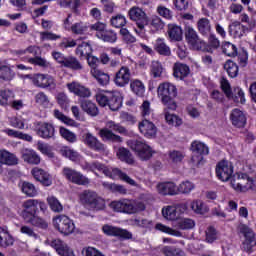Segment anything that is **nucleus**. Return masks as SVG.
<instances>
[{
	"instance_id": "nucleus-23",
	"label": "nucleus",
	"mask_w": 256,
	"mask_h": 256,
	"mask_svg": "<svg viewBox=\"0 0 256 256\" xmlns=\"http://www.w3.org/2000/svg\"><path fill=\"white\" fill-rule=\"evenodd\" d=\"M50 245L60 256H75L73 249H71L67 243L63 242L61 239L52 240Z\"/></svg>"
},
{
	"instance_id": "nucleus-60",
	"label": "nucleus",
	"mask_w": 256,
	"mask_h": 256,
	"mask_svg": "<svg viewBox=\"0 0 256 256\" xmlns=\"http://www.w3.org/2000/svg\"><path fill=\"white\" fill-rule=\"evenodd\" d=\"M229 32L234 35V37H243L244 29L243 25H241V22H233L229 25Z\"/></svg>"
},
{
	"instance_id": "nucleus-10",
	"label": "nucleus",
	"mask_w": 256,
	"mask_h": 256,
	"mask_svg": "<svg viewBox=\"0 0 256 256\" xmlns=\"http://www.w3.org/2000/svg\"><path fill=\"white\" fill-rule=\"evenodd\" d=\"M62 175L66 181H69V183H73L74 185L87 187V185H90L91 183V180L87 176L71 167H64L62 169Z\"/></svg>"
},
{
	"instance_id": "nucleus-41",
	"label": "nucleus",
	"mask_w": 256,
	"mask_h": 256,
	"mask_svg": "<svg viewBox=\"0 0 256 256\" xmlns=\"http://www.w3.org/2000/svg\"><path fill=\"white\" fill-rule=\"evenodd\" d=\"M191 149L192 153H196L198 155H209V147H207V145L201 141H193L191 143Z\"/></svg>"
},
{
	"instance_id": "nucleus-14",
	"label": "nucleus",
	"mask_w": 256,
	"mask_h": 256,
	"mask_svg": "<svg viewBox=\"0 0 256 256\" xmlns=\"http://www.w3.org/2000/svg\"><path fill=\"white\" fill-rule=\"evenodd\" d=\"M216 175L220 181H228L232 179L233 164L227 160H222L216 165Z\"/></svg>"
},
{
	"instance_id": "nucleus-50",
	"label": "nucleus",
	"mask_w": 256,
	"mask_h": 256,
	"mask_svg": "<svg viewBox=\"0 0 256 256\" xmlns=\"http://www.w3.org/2000/svg\"><path fill=\"white\" fill-rule=\"evenodd\" d=\"M224 69L232 79H235V77L239 75V66H237V64L231 60H228L224 64Z\"/></svg>"
},
{
	"instance_id": "nucleus-9",
	"label": "nucleus",
	"mask_w": 256,
	"mask_h": 256,
	"mask_svg": "<svg viewBox=\"0 0 256 256\" xmlns=\"http://www.w3.org/2000/svg\"><path fill=\"white\" fill-rule=\"evenodd\" d=\"M238 233L244 237L241 249L247 253H251V251H253V247L256 246L255 232H253V229L249 228V226L240 224L238 226Z\"/></svg>"
},
{
	"instance_id": "nucleus-54",
	"label": "nucleus",
	"mask_w": 256,
	"mask_h": 256,
	"mask_svg": "<svg viewBox=\"0 0 256 256\" xmlns=\"http://www.w3.org/2000/svg\"><path fill=\"white\" fill-rule=\"evenodd\" d=\"M26 223H30V225H33L34 227H39L40 229H47L49 227L47 221L43 220V218L37 215L26 220Z\"/></svg>"
},
{
	"instance_id": "nucleus-28",
	"label": "nucleus",
	"mask_w": 256,
	"mask_h": 256,
	"mask_svg": "<svg viewBox=\"0 0 256 256\" xmlns=\"http://www.w3.org/2000/svg\"><path fill=\"white\" fill-rule=\"evenodd\" d=\"M123 105V96L119 92H110L108 107L111 111H119Z\"/></svg>"
},
{
	"instance_id": "nucleus-57",
	"label": "nucleus",
	"mask_w": 256,
	"mask_h": 256,
	"mask_svg": "<svg viewBox=\"0 0 256 256\" xmlns=\"http://www.w3.org/2000/svg\"><path fill=\"white\" fill-rule=\"evenodd\" d=\"M35 103H37V105H40L41 107H49V105L51 104V101L49 100V96H47V94H45V92H38L35 97Z\"/></svg>"
},
{
	"instance_id": "nucleus-13",
	"label": "nucleus",
	"mask_w": 256,
	"mask_h": 256,
	"mask_svg": "<svg viewBox=\"0 0 256 256\" xmlns=\"http://www.w3.org/2000/svg\"><path fill=\"white\" fill-rule=\"evenodd\" d=\"M54 228L62 235H71L75 231V223L67 215H57L52 220Z\"/></svg>"
},
{
	"instance_id": "nucleus-35",
	"label": "nucleus",
	"mask_w": 256,
	"mask_h": 256,
	"mask_svg": "<svg viewBox=\"0 0 256 256\" xmlns=\"http://www.w3.org/2000/svg\"><path fill=\"white\" fill-rule=\"evenodd\" d=\"M197 29L201 35H211V20L208 18H200L197 21Z\"/></svg>"
},
{
	"instance_id": "nucleus-42",
	"label": "nucleus",
	"mask_w": 256,
	"mask_h": 256,
	"mask_svg": "<svg viewBox=\"0 0 256 256\" xmlns=\"http://www.w3.org/2000/svg\"><path fill=\"white\" fill-rule=\"evenodd\" d=\"M195 190V184L189 180L183 181L177 186V195H189L191 191Z\"/></svg>"
},
{
	"instance_id": "nucleus-2",
	"label": "nucleus",
	"mask_w": 256,
	"mask_h": 256,
	"mask_svg": "<svg viewBox=\"0 0 256 256\" xmlns=\"http://www.w3.org/2000/svg\"><path fill=\"white\" fill-rule=\"evenodd\" d=\"M110 207L113 211H116L117 213H126V215H135L146 209L145 202L127 198L111 202Z\"/></svg>"
},
{
	"instance_id": "nucleus-32",
	"label": "nucleus",
	"mask_w": 256,
	"mask_h": 256,
	"mask_svg": "<svg viewBox=\"0 0 256 256\" xmlns=\"http://www.w3.org/2000/svg\"><path fill=\"white\" fill-rule=\"evenodd\" d=\"M81 109L87 113V115H91V117H97L99 115V108H97V104L93 103L90 100H84L81 102Z\"/></svg>"
},
{
	"instance_id": "nucleus-1",
	"label": "nucleus",
	"mask_w": 256,
	"mask_h": 256,
	"mask_svg": "<svg viewBox=\"0 0 256 256\" xmlns=\"http://www.w3.org/2000/svg\"><path fill=\"white\" fill-rule=\"evenodd\" d=\"M157 95L166 109H170V111H175V109H177V102L175 101V98L177 97V86H175V84L171 82H163L159 84Z\"/></svg>"
},
{
	"instance_id": "nucleus-12",
	"label": "nucleus",
	"mask_w": 256,
	"mask_h": 256,
	"mask_svg": "<svg viewBox=\"0 0 256 256\" xmlns=\"http://www.w3.org/2000/svg\"><path fill=\"white\" fill-rule=\"evenodd\" d=\"M185 39L186 43H188L194 51H207V43L199 38V34H197V31H195L193 27H185Z\"/></svg>"
},
{
	"instance_id": "nucleus-53",
	"label": "nucleus",
	"mask_w": 256,
	"mask_h": 256,
	"mask_svg": "<svg viewBox=\"0 0 256 256\" xmlns=\"http://www.w3.org/2000/svg\"><path fill=\"white\" fill-rule=\"evenodd\" d=\"M190 209L197 213L198 215H203V213H207V206L201 200H194L190 203Z\"/></svg>"
},
{
	"instance_id": "nucleus-36",
	"label": "nucleus",
	"mask_w": 256,
	"mask_h": 256,
	"mask_svg": "<svg viewBox=\"0 0 256 256\" xmlns=\"http://www.w3.org/2000/svg\"><path fill=\"white\" fill-rule=\"evenodd\" d=\"M174 227L181 231H189L195 227V220L191 218H179L176 220Z\"/></svg>"
},
{
	"instance_id": "nucleus-52",
	"label": "nucleus",
	"mask_w": 256,
	"mask_h": 256,
	"mask_svg": "<svg viewBox=\"0 0 256 256\" xmlns=\"http://www.w3.org/2000/svg\"><path fill=\"white\" fill-rule=\"evenodd\" d=\"M110 23L112 27L121 29V27H125V25H127V18L123 14H118L116 16H112Z\"/></svg>"
},
{
	"instance_id": "nucleus-34",
	"label": "nucleus",
	"mask_w": 256,
	"mask_h": 256,
	"mask_svg": "<svg viewBox=\"0 0 256 256\" xmlns=\"http://www.w3.org/2000/svg\"><path fill=\"white\" fill-rule=\"evenodd\" d=\"M15 77V72H13V66L7 63L0 64V79L3 81H11Z\"/></svg>"
},
{
	"instance_id": "nucleus-44",
	"label": "nucleus",
	"mask_w": 256,
	"mask_h": 256,
	"mask_svg": "<svg viewBox=\"0 0 256 256\" xmlns=\"http://www.w3.org/2000/svg\"><path fill=\"white\" fill-rule=\"evenodd\" d=\"M162 215L167 221H177L179 219L174 205L162 208Z\"/></svg>"
},
{
	"instance_id": "nucleus-11",
	"label": "nucleus",
	"mask_w": 256,
	"mask_h": 256,
	"mask_svg": "<svg viewBox=\"0 0 256 256\" xmlns=\"http://www.w3.org/2000/svg\"><path fill=\"white\" fill-rule=\"evenodd\" d=\"M128 145L132 151H135L141 161H149V159L153 157V153H155L151 146L143 141L129 140Z\"/></svg>"
},
{
	"instance_id": "nucleus-27",
	"label": "nucleus",
	"mask_w": 256,
	"mask_h": 256,
	"mask_svg": "<svg viewBox=\"0 0 256 256\" xmlns=\"http://www.w3.org/2000/svg\"><path fill=\"white\" fill-rule=\"evenodd\" d=\"M156 189L159 195H177V184L175 182H160Z\"/></svg>"
},
{
	"instance_id": "nucleus-56",
	"label": "nucleus",
	"mask_w": 256,
	"mask_h": 256,
	"mask_svg": "<svg viewBox=\"0 0 256 256\" xmlns=\"http://www.w3.org/2000/svg\"><path fill=\"white\" fill-rule=\"evenodd\" d=\"M222 51L227 57H237V46L230 42H224L222 45Z\"/></svg>"
},
{
	"instance_id": "nucleus-61",
	"label": "nucleus",
	"mask_w": 256,
	"mask_h": 256,
	"mask_svg": "<svg viewBox=\"0 0 256 256\" xmlns=\"http://www.w3.org/2000/svg\"><path fill=\"white\" fill-rule=\"evenodd\" d=\"M140 115L144 119H149L151 115H153V109H151V102L144 101L142 105L140 106Z\"/></svg>"
},
{
	"instance_id": "nucleus-64",
	"label": "nucleus",
	"mask_w": 256,
	"mask_h": 256,
	"mask_svg": "<svg viewBox=\"0 0 256 256\" xmlns=\"http://www.w3.org/2000/svg\"><path fill=\"white\" fill-rule=\"evenodd\" d=\"M150 73L154 79L161 77V75H163V65L159 61H153L151 64Z\"/></svg>"
},
{
	"instance_id": "nucleus-24",
	"label": "nucleus",
	"mask_w": 256,
	"mask_h": 256,
	"mask_svg": "<svg viewBox=\"0 0 256 256\" xmlns=\"http://www.w3.org/2000/svg\"><path fill=\"white\" fill-rule=\"evenodd\" d=\"M230 121L234 127L241 129L247 125V116L239 108H235L230 113Z\"/></svg>"
},
{
	"instance_id": "nucleus-22",
	"label": "nucleus",
	"mask_w": 256,
	"mask_h": 256,
	"mask_svg": "<svg viewBox=\"0 0 256 256\" xmlns=\"http://www.w3.org/2000/svg\"><path fill=\"white\" fill-rule=\"evenodd\" d=\"M83 143L86 147L92 149V151L103 152L106 149L105 144L101 143V141L90 132L83 135Z\"/></svg>"
},
{
	"instance_id": "nucleus-21",
	"label": "nucleus",
	"mask_w": 256,
	"mask_h": 256,
	"mask_svg": "<svg viewBox=\"0 0 256 256\" xmlns=\"http://www.w3.org/2000/svg\"><path fill=\"white\" fill-rule=\"evenodd\" d=\"M35 131L42 139H53L55 137V127L47 122H37Z\"/></svg>"
},
{
	"instance_id": "nucleus-43",
	"label": "nucleus",
	"mask_w": 256,
	"mask_h": 256,
	"mask_svg": "<svg viewBox=\"0 0 256 256\" xmlns=\"http://www.w3.org/2000/svg\"><path fill=\"white\" fill-rule=\"evenodd\" d=\"M96 37L105 43H115L117 41V33L113 30L106 29L103 33L96 34Z\"/></svg>"
},
{
	"instance_id": "nucleus-39",
	"label": "nucleus",
	"mask_w": 256,
	"mask_h": 256,
	"mask_svg": "<svg viewBox=\"0 0 256 256\" xmlns=\"http://www.w3.org/2000/svg\"><path fill=\"white\" fill-rule=\"evenodd\" d=\"M130 89L132 93L138 97H143V95H145V84L139 79L131 80Z\"/></svg>"
},
{
	"instance_id": "nucleus-62",
	"label": "nucleus",
	"mask_w": 256,
	"mask_h": 256,
	"mask_svg": "<svg viewBox=\"0 0 256 256\" xmlns=\"http://www.w3.org/2000/svg\"><path fill=\"white\" fill-rule=\"evenodd\" d=\"M230 99H233L235 103H241L243 105L245 103V92H243V89L236 87Z\"/></svg>"
},
{
	"instance_id": "nucleus-47",
	"label": "nucleus",
	"mask_w": 256,
	"mask_h": 256,
	"mask_svg": "<svg viewBox=\"0 0 256 256\" xmlns=\"http://www.w3.org/2000/svg\"><path fill=\"white\" fill-rule=\"evenodd\" d=\"M27 61L30 63V65H35L37 67H41L42 69H49V67H51V62L47 61V59L41 56L28 58Z\"/></svg>"
},
{
	"instance_id": "nucleus-59",
	"label": "nucleus",
	"mask_w": 256,
	"mask_h": 256,
	"mask_svg": "<svg viewBox=\"0 0 256 256\" xmlns=\"http://www.w3.org/2000/svg\"><path fill=\"white\" fill-rule=\"evenodd\" d=\"M54 117L59 121H62V123H65V125H69L70 127H75V125H77V122H75V120L65 116V114L57 109L54 110Z\"/></svg>"
},
{
	"instance_id": "nucleus-3",
	"label": "nucleus",
	"mask_w": 256,
	"mask_h": 256,
	"mask_svg": "<svg viewBox=\"0 0 256 256\" xmlns=\"http://www.w3.org/2000/svg\"><path fill=\"white\" fill-rule=\"evenodd\" d=\"M128 17L130 21L135 23L137 29H135L136 33L143 37L145 35V27L149 25V16L146 12L139 6H133L128 11Z\"/></svg>"
},
{
	"instance_id": "nucleus-15",
	"label": "nucleus",
	"mask_w": 256,
	"mask_h": 256,
	"mask_svg": "<svg viewBox=\"0 0 256 256\" xmlns=\"http://www.w3.org/2000/svg\"><path fill=\"white\" fill-rule=\"evenodd\" d=\"M114 83L117 87H127L131 83V68L128 65H123L116 72Z\"/></svg>"
},
{
	"instance_id": "nucleus-49",
	"label": "nucleus",
	"mask_w": 256,
	"mask_h": 256,
	"mask_svg": "<svg viewBox=\"0 0 256 256\" xmlns=\"http://www.w3.org/2000/svg\"><path fill=\"white\" fill-rule=\"evenodd\" d=\"M161 253L165 256H185V252L175 246H164Z\"/></svg>"
},
{
	"instance_id": "nucleus-31",
	"label": "nucleus",
	"mask_w": 256,
	"mask_h": 256,
	"mask_svg": "<svg viewBox=\"0 0 256 256\" xmlns=\"http://www.w3.org/2000/svg\"><path fill=\"white\" fill-rule=\"evenodd\" d=\"M154 229L160 231V233H165L166 235H171L172 237H183V232L173 229L163 223H156Z\"/></svg>"
},
{
	"instance_id": "nucleus-5",
	"label": "nucleus",
	"mask_w": 256,
	"mask_h": 256,
	"mask_svg": "<svg viewBox=\"0 0 256 256\" xmlns=\"http://www.w3.org/2000/svg\"><path fill=\"white\" fill-rule=\"evenodd\" d=\"M80 203L85 207H89L90 209H96L97 211H101L105 209V200L97 194V192L92 190H84L79 195Z\"/></svg>"
},
{
	"instance_id": "nucleus-51",
	"label": "nucleus",
	"mask_w": 256,
	"mask_h": 256,
	"mask_svg": "<svg viewBox=\"0 0 256 256\" xmlns=\"http://www.w3.org/2000/svg\"><path fill=\"white\" fill-rule=\"evenodd\" d=\"M89 27L84 22H76L72 24V28H70V32L74 35H84V33H87Z\"/></svg>"
},
{
	"instance_id": "nucleus-6",
	"label": "nucleus",
	"mask_w": 256,
	"mask_h": 256,
	"mask_svg": "<svg viewBox=\"0 0 256 256\" xmlns=\"http://www.w3.org/2000/svg\"><path fill=\"white\" fill-rule=\"evenodd\" d=\"M22 207V217L24 221L35 217L39 209L40 211H42V213H45V211H47V204L44 201L38 199H28L23 202Z\"/></svg>"
},
{
	"instance_id": "nucleus-40",
	"label": "nucleus",
	"mask_w": 256,
	"mask_h": 256,
	"mask_svg": "<svg viewBox=\"0 0 256 256\" xmlns=\"http://www.w3.org/2000/svg\"><path fill=\"white\" fill-rule=\"evenodd\" d=\"M90 73L94 79H97L98 83L101 85H109L111 77L109 74L101 71L100 69L90 70Z\"/></svg>"
},
{
	"instance_id": "nucleus-20",
	"label": "nucleus",
	"mask_w": 256,
	"mask_h": 256,
	"mask_svg": "<svg viewBox=\"0 0 256 256\" xmlns=\"http://www.w3.org/2000/svg\"><path fill=\"white\" fill-rule=\"evenodd\" d=\"M106 177H110V179H121L125 183H128V185H131L132 187H137V182L133 180L131 177H129L126 173H123L118 168H106V173L104 174Z\"/></svg>"
},
{
	"instance_id": "nucleus-30",
	"label": "nucleus",
	"mask_w": 256,
	"mask_h": 256,
	"mask_svg": "<svg viewBox=\"0 0 256 256\" xmlns=\"http://www.w3.org/2000/svg\"><path fill=\"white\" fill-rule=\"evenodd\" d=\"M15 240L13 239V236L9 234V230L7 227H0V247H11Z\"/></svg>"
},
{
	"instance_id": "nucleus-29",
	"label": "nucleus",
	"mask_w": 256,
	"mask_h": 256,
	"mask_svg": "<svg viewBox=\"0 0 256 256\" xmlns=\"http://www.w3.org/2000/svg\"><path fill=\"white\" fill-rule=\"evenodd\" d=\"M190 73L191 70L186 64L177 62L173 66V75L175 79H185L186 77H189Z\"/></svg>"
},
{
	"instance_id": "nucleus-7",
	"label": "nucleus",
	"mask_w": 256,
	"mask_h": 256,
	"mask_svg": "<svg viewBox=\"0 0 256 256\" xmlns=\"http://www.w3.org/2000/svg\"><path fill=\"white\" fill-rule=\"evenodd\" d=\"M230 185L236 193H247L253 191V178L246 173H237L231 178Z\"/></svg>"
},
{
	"instance_id": "nucleus-33",
	"label": "nucleus",
	"mask_w": 256,
	"mask_h": 256,
	"mask_svg": "<svg viewBox=\"0 0 256 256\" xmlns=\"http://www.w3.org/2000/svg\"><path fill=\"white\" fill-rule=\"evenodd\" d=\"M154 49L159 55L169 57L171 55V48L165 43V39L158 38L154 44Z\"/></svg>"
},
{
	"instance_id": "nucleus-37",
	"label": "nucleus",
	"mask_w": 256,
	"mask_h": 256,
	"mask_svg": "<svg viewBox=\"0 0 256 256\" xmlns=\"http://www.w3.org/2000/svg\"><path fill=\"white\" fill-rule=\"evenodd\" d=\"M168 35L172 41H181L183 39V29L178 25L169 24Z\"/></svg>"
},
{
	"instance_id": "nucleus-55",
	"label": "nucleus",
	"mask_w": 256,
	"mask_h": 256,
	"mask_svg": "<svg viewBox=\"0 0 256 256\" xmlns=\"http://www.w3.org/2000/svg\"><path fill=\"white\" fill-rule=\"evenodd\" d=\"M21 189L24 195H27V197H35L37 195V188H35L33 183L23 182Z\"/></svg>"
},
{
	"instance_id": "nucleus-48",
	"label": "nucleus",
	"mask_w": 256,
	"mask_h": 256,
	"mask_svg": "<svg viewBox=\"0 0 256 256\" xmlns=\"http://www.w3.org/2000/svg\"><path fill=\"white\" fill-rule=\"evenodd\" d=\"M62 67H67L68 69H73L74 71H79L83 69L81 62H79V60H77V58L73 56L66 57V60L64 61Z\"/></svg>"
},
{
	"instance_id": "nucleus-45",
	"label": "nucleus",
	"mask_w": 256,
	"mask_h": 256,
	"mask_svg": "<svg viewBox=\"0 0 256 256\" xmlns=\"http://www.w3.org/2000/svg\"><path fill=\"white\" fill-rule=\"evenodd\" d=\"M91 53H93V48H91V44H89V42H82L76 48V55L78 57H88Z\"/></svg>"
},
{
	"instance_id": "nucleus-4",
	"label": "nucleus",
	"mask_w": 256,
	"mask_h": 256,
	"mask_svg": "<svg viewBox=\"0 0 256 256\" xmlns=\"http://www.w3.org/2000/svg\"><path fill=\"white\" fill-rule=\"evenodd\" d=\"M120 133V135H127V129L119 123H115V121L106 122V128H102L99 131V136L102 139H107V141H114L115 143H121L123 138L121 136L116 135L115 133Z\"/></svg>"
},
{
	"instance_id": "nucleus-16",
	"label": "nucleus",
	"mask_w": 256,
	"mask_h": 256,
	"mask_svg": "<svg viewBox=\"0 0 256 256\" xmlns=\"http://www.w3.org/2000/svg\"><path fill=\"white\" fill-rule=\"evenodd\" d=\"M66 87L70 93H73L77 97H81L82 99L91 97V89L78 81L67 83Z\"/></svg>"
},
{
	"instance_id": "nucleus-19",
	"label": "nucleus",
	"mask_w": 256,
	"mask_h": 256,
	"mask_svg": "<svg viewBox=\"0 0 256 256\" xmlns=\"http://www.w3.org/2000/svg\"><path fill=\"white\" fill-rule=\"evenodd\" d=\"M102 231L105 233V235H109L110 237H119L120 239H133V233L127 229L105 225L103 226Z\"/></svg>"
},
{
	"instance_id": "nucleus-25",
	"label": "nucleus",
	"mask_w": 256,
	"mask_h": 256,
	"mask_svg": "<svg viewBox=\"0 0 256 256\" xmlns=\"http://www.w3.org/2000/svg\"><path fill=\"white\" fill-rule=\"evenodd\" d=\"M0 165H7L8 167L19 165V158L8 150L0 149Z\"/></svg>"
},
{
	"instance_id": "nucleus-46",
	"label": "nucleus",
	"mask_w": 256,
	"mask_h": 256,
	"mask_svg": "<svg viewBox=\"0 0 256 256\" xmlns=\"http://www.w3.org/2000/svg\"><path fill=\"white\" fill-rule=\"evenodd\" d=\"M60 153L61 155H63V157L70 159V161H79V159H81V155H79V152L67 146L62 147Z\"/></svg>"
},
{
	"instance_id": "nucleus-63",
	"label": "nucleus",
	"mask_w": 256,
	"mask_h": 256,
	"mask_svg": "<svg viewBox=\"0 0 256 256\" xmlns=\"http://www.w3.org/2000/svg\"><path fill=\"white\" fill-rule=\"evenodd\" d=\"M168 155L169 161L174 164L181 163L185 159V153L178 150L170 151Z\"/></svg>"
},
{
	"instance_id": "nucleus-8",
	"label": "nucleus",
	"mask_w": 256,
	"mask_h": 256,
	"mask_svg": "<svg viewBox=\"0 0 256 256\" xmlns=\"http://www.w3.org/2000/svg\"><path fill=\"white\" fill-rule=\"evenodd\" d=\"M32 85L39 89H48L49 91H55L57 89V80L50 74L36 73L30 77Z\"/></svg>"
},
{
	"instance_id": "nucleus-17",
	"label": "nucleus",
	"mask_w": 256,
	"mask_h": 256,
	"mask_svg": "<svg viewBox=\"0 0 256 256\" xmlns=\"http://www.w3.org/2000/svg\"><path fill=\"white\" fill-rule=\"evenodd\" d=\"M31 175L34 177L35 181L41 183L43 187H51V185H53V177L42 168L34 167L31 170Z\"/></svg>"
},
{
	"instance_id": "nucleus-58",
	"label": "nucleus",
	"mask_w": 256,
	"mask_h": 256,
	"mask_svg": "<svg viewBox=\"0 0 256 256\" xmlns=\"http://www.w3.org/2000/svg\"><path fill=\"white\" fill-rule=\"evenodd\" d=\"M47 202L54 213H61V211H63V205L55 196L48 197Z\"/></svg>"
},
{
	"instance_id": "nucleus-38",
	"label": "nucleus",
	"mask_w": 256,
	"mask_h": 256,
	"mask_svg": "<svg viewBox=\"0 0 256 256\" xmlns=\"http://www.w3.org/2000/svg\"><path fill=\"white\" fill-rule=\"evenodd\" d=\"M116 155L120 161L127 163L128 165H133L135 163V159L133 158V154L127 148H119L116 152Z\"/></svg>"
},
{
	"instance_id": "nucleus-26",
	"label": "nucleus",
	"mask_w": 256,
	"mask_h": 256,
	"mask_svg": "<svg viewBox=\"0 0 256 256\" xmlns=\"http://www.w3.org/2000/svg\"><path fill=\"white\" fill-rule=\"evenodd\" d=\"M21 157L24 163H28V165H39L41 163V157L33 149H23L21 151Z\"/></svg>"
},
{
	"instance_id": "nucleus-18",
	"label": "nucleus",
	"mask_w": 256,
	"mask_h": 256,
	"mask_svg": "<svg viewBox=\"0 0 256 256\" xmlns=\"http://www.w3.org/2000/svg\"><path fill=\"white\" fill-rule=\"evenodd\" d=\"M138 129L146 139H155L157 137V126L148 119L139 122Z\"/></svg>"
}]
</instances>
